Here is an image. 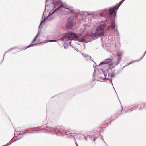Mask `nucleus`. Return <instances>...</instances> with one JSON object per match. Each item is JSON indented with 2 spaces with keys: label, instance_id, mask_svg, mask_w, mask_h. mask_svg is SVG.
I'll return each instance as SVG.
<instances>
[{
  "label": "nucleus",
  "instance_id": "f257e3e1",
  "mask_svg": "<svg viewBox=\"0 0 146 146\" xmlns=\"http://www.w3.org/2000/svg\"><path fill=\"white\" fill-rule=\"evenodd\" d=\"M62 7L64 9L69 10L70 11V12H74V9L73 7H69L67 5L65 6L60 1V2H57L56 3V5L54 6V8H56V9H55V10L53 12V13Z\"/></svg>",
  "mask_w": 146,
  "mask_h": 146
},
{
  "label": "nucleus",
  "instance_id": "f03ea898",
  "mask_svg": "<svg viewBox=\"0 0 146 146\" xmlns=\"http://www.w3.org/2000/svg\"><path fill=\"white\" fill-rule=\"evenodd\" d=\"M63 38L71 40H76L78 38L76 35L72 32H70L66 34L64 36Z\"/></svg>",
  "mask_w": 146,
  "mask_h": 146
},
{
  "label": "nucleus",
  "instance_id": "7ed1b4c3",
  "mask_svg": "<svg viewBox=\"0 0 146 146\" xmlns=\"http://www.w3.org/2000/svg\"><path fill=\"white\" fill-rule=\"evenodd\" d=\"M73 21L70 18L69 19L66 24V27L67 29H70L72 28L73 26Z\"/></svg>",
  "mask_w": 146,
  "mask_h": 146
},
{
  "label": "nucleus",
  "instance_id": "20e7f679",
  "mask_svg": "<svg viewBox=\"0 0 146 146\" xmlns=\"http://www.w3.org/2000/svg\"><path fill=\"white\" fill-rule=\"evenodd\" d=\"M104 34L103 31H101L97 29L96 32L94 33L95 37H97L99 36H103Z\"/></svg>",
  "mask_w": 146,
  "mask_h": 146
},
{
  "label": "nucleus",
  "instance_id": "39448f33",
  "mask_svg": "<svg viewBox=\"0 0 146 146\" xmlns=\"http://www.w3.org/2000/svg\"><path fill=\"white\" fill-rule=\"evenodd\" d=\"M121 4H120L117 7V8L116 7H114L113 8H112L111 9H110L109 10V13L110 15H111L113 13L115 12V10L116 9V8L117 9L118 8V7H119L120 5H121Z\"/></svg>",
  "mask_w": 146,
  "mask_h": 146
},
{
  "label": "nucleus",
  "instance_id": "423d86ee",
  "mask_svg": "<svg viewBox=\"0 0 146 146\" xmlns=\"http://www.w3.org/2000/svg\"><path fill=\"white\" fill-rule=\"evenodd\" d=\"M105 28V25L104 24H101L98 27V29L101 31H103Z\"/></svg>",
  "mask_w": 146,
  "mask_h": 146
},
{
  "label": "nucleus",
  "instance_id": "0eeeda50",
  "mask_svg": "<svg viewBox=\"0 0 146 146\" xmlns=\"http://www.w3.org/2000/svg\"><path fill=\"white\" fill-rule=\"evenodd\" d=\"M112 62V60L110 59H108L106 60V61L104 62H103L102 63L107 64H111Z\"/></svg>",
  "mask_w": 146,
  "mask_h": 146
},
{
  "label": "nucleus",
  "instance_id": "6e6552de",
  "mask_svg": "<svg viewBox=\"0 0 146 146\" xmlns=\"http://www.w3.org/2000/svg\"><path fill=\"white\" fill-rule=\"evenodd\" d=\"M87 35L91 37H95L94 33L93 34L92 32H90L87 33Z\"/></svg>",
  "mask_w": 146,
  "mask_h": 146
},
{
  "label": "nucleus",
  "instance_id": "1a4fd4ad",
  "mask_svg": "<svg viewBox=\"0 0 146 146\" xmlns=\"http://www.w3.org/2000/svg\"><path fill=\"white\" fill-rule=\"evenodd\" d=\"M111 28L113 29H114L115 27V23L114 21H113L111 22Z\"/></svg>",
  "mask_w": 146,
  "mask_h": 146
},
{
  "label": "nucleus",
  "instance_id": "9d476101",
  "mask_svg": "<svg viewBox=\"0 0 146 146\" xmlns=\"http://www.w3.org/2000/svg\"><path fill=\"white\" fill-rule=\"evenodd\" d=\"M114 66L112 64H110L109 66V68L110 69H112L113 68Z\"/></svg>",
  "mask_w": 146,
  "mask_h": 146
},
{
  "label": "nucleus",
  "instance_id": "9b49d317",
  "mask_svg": "<svg viewBox=\"0 0 146 146\" xmlns=\"http://www.w3.org/2000/svg\"><path fill=\"white\" fill-rule=\"evenodd\" d=\"M36 37H35V38L34 39V40L35 41L36 40Z\"/></svg>",
  "mask_w": 146,
  "mask_h": 146
},
{
  "label": "nucleus",
  "instance_id": "f8f14e48",
  "mask_svg": "<svg viewBox=\"0 0 146 146\" xmlns=\"http://www.w3.org/2000/svg\"><path fill=\"white\" fill-rule=\"evenodd\" d=\"M114 76V74H112L111 75V77H113Z\"/></svg>",
  "mask_w": 146,
  "mask_h": 146
},
{
  "label": "nucleus",
  "instance_id": "ddd939ff",
  "mask_svg": "<svg viewBox=\"0 0 146 146\" xmlns=\"http://www.w3.org/2000/svg\"><path fill=\"white\" fill-rule=\"evenodd\" d=\"M121 59V58L120 57H119V61L120 60V59Z\"/></svg>",
  "mask_w": 146,
  "mask_h": 146
},
{
  "label": "nucleus",
  "instance_id": "4468645a",
  "mask_svg": "<svg viewBox=\"0 0 146 146\" xmlns=\"http://www.w3.org/2000/svg\"><path fill=\"white\" fill-rule=\"evenodd\" d=\"M103 15H102V14H101V16H103Z\"/></svg>",
  "mask_w": 146,
  "mask_h": 146
},
{
  "label": "nucleus",
  "instance_id": "2eb2a0df",
  "mask_svg": "<svg viewBox=\"0 0 146 146\" xmlns=\"http://www.w3.org/2000/svg\"><path fill=\"white\" fill-rule=\"evenodd\" d=\"M84 56H86V55H84Z\"/></svg>",
  "mask_w": 146,
  "mask_h": 146
},
{
  "label": "nucleus",
  "instance_id": "dca6fc26",
  "mask_svg": "<svg viewBox=\"0 0 146 146\" xmlns=\"http://www.w3.org/2000/svg\"><path fill=\"white\" fill-rule=\"evenodd\" d=\"M84 56H86V55H84Z\"/></svg>",
  "mask_w": 146,
  "mask_h": 146
},
{
  "label": "nucleus",
  "instance_id": "f3484780",
  "mask_svg": "<svg viewBox=\"0 0 146 146\" xmlns=\"http://www.w3.org/2000/svg\"><path fill=\"white\" fill-rule=\"evenodd\" d=\"M124 0H122V1H123Z\"/></svg>",
  "mask_w": 146,
  "mask_h": 146
},
{
  "label": "nucleus",
  "instance_id": "a211bd4d",
  "mask_svg": "<svg viewBox=\"0 0 146 146\" xmlns=\"http://www.w3.org/2000/svg\"><path fill=\"white\" fill-rule=\"evenodd\" d=\"M146 53V51L145 52V53H144V54Z\"/></svg>",
  "mask_w": 146,
  "mask_h": 146
}]
</instances>
